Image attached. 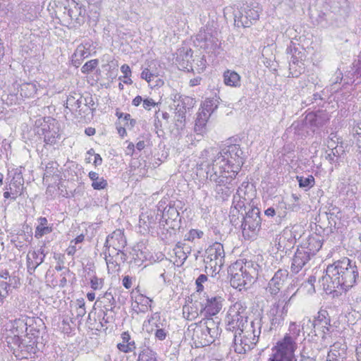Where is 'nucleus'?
<instances>
[{
    "label": "nucleus",
    "instance_id": "nucleus-25",
    "mask_svg": "<svg viewBox=\"0 0 361 361\" xmlns=\"http://www.w3.org/2000/svg\"><path fill=\"white\" fill-rule=\"evenodd\" d=\"M44 262V256H39V252L29 251L27 255V269L30 274Z\"/></svg>",
    "mask_w": 361,
    "mask_h": 361
},
{
    "label": "nucleus",
    "instance_id": "nucleus-55",
    "mask_svg": "<svg viewBox=\"0 0 361 361\" xmlns=\"http://www.w3.org/2000/svg\"><path fill=\"white\" fill-rule=\"evenodd\" d=\"M159 103L155 102L152 99L147 98L143 100V107L147 110H150L151 106H157Z\"/></svg>",
    "mask_w": 361,
    "mask_h": 361
},
{
    "label": "nucleus",
    "instance_id": "nucleus-41",
    "mask_svg": "<svg viewBox=\"0 0 361 361\" xmlns=\"http://www.w3.org/2000/svg\"><path fill=\"white\" fill-rule=\"evenodd\" d=\"M216 108L217 104L216 100L213 99H207L202 106L201 111H205L211 115Z\"/></svg>",
    "mask_w": 361,
    "mask_h": 361
},
{
    "label": "nucleus",
    "instance_id": "nucleus-38",
    "mask_svg": "<svg viewBox=\"0 0 361 361\" xmlns=\"http://www.w3.org/2000/svg\"><path fill=\"white\" fill-rule=\"evenodd\" d=\"M36 92V86L32 83H25L20 87V94L25 97H32Z\"/></svg>",
    "mask_w": 361,
    "mask_h": 361
},
{
    "label": "nucleus",
    "instance_id": "nucleus-61",
    "mask_svg": "<svg viewBox=\"0 0 361 361\" xmlns=\"http://www.w3.org/2000/svg\"><path fill=\"white\" fill-rule=\"evenodd\" d=\"M115 257H118L119 264L121 262H124L126 259V254L123 252V250L121 251H118V253H114Z\"/></svg>",
    "mask_w": 361,
    "mask_h": 361
},
{
    "label": "nucleus",
    "instance_id": "nucleus-33",
    "mask_svg": "<svg viewBox=\"0 0 361 361\" xmlns=\"http://www.w3.org/2000/svg\"><path fill=\"white\" fill-rule=\"evenodd\" d=\"M91 314L92 312H90L88 315L87 323L90 324V326H92V329H95L96 330H101V329L104 327L106 324L113 323L114 321V314H110L109 316H105L103 314V317L99 324L97 326H94L91 319Z\"/></svg>",
    "mask_w": 361,
    "mask_h": 361
},
{
    "label": "nucleus",
    "instance_id": "nucleus-1",
    "mask_svg": "<svg viewBox=\"0 0 361 361\" xmlns=\"http://www.w3.org/2000/svg\"><path fill=\"white\" fill-rule=\"evenodd\" d=\"M358 278V269L355 262L348 257L336 261L326 269V274L320 280V283L326 293L341 290L348 291L353 287Z\"/></svg>",
    "mask_w": 361,
    "mask_h": 361
},
{
    "label": "nucleus",
    "instance_id": "nucleus-23",
    "mask_svg": "<svg viewBox=\"0 0 361 361\" xmlns=\"http://www.w3.org/2000/svg\"><path fill=\"white\" fill-rule=\"evenodd\" d=\"M44 142L48 145H54L60 137L59 128L58 123L54 120L47 126V128H44Z\"/></svg>",
    "mask_w": 361,
    "mask_h": 361
},
{
    "label": "nucleus",
    "instance_id": "nucleus-21",
    "mask_svg": "<svg viewBox=\"0 0 361 361\" xmlns=\"http://www.w3.org/2000/svg\"><path fill=\"white\" fill-rule=\"evenodd\" d=\"M329 120V115L326 111L310 112L305 117L306 123L316 128L322 127Z\"/></svg>",
    "mask_w": 361,
    "mask_h": 361
},
{
    "label": "nucleus",
    "instance_id": "nucleus-3",
    "mask_svg": "<svg viewBox=\"0 0 361 361\" xmlns=\"http://www.w3.org/2000/svg\"><path fill=\"white\" fill-rule=\"evenodd\" d=\"M11 331L13 335L7 334L6 341L11 351L18 360L28 359L37 352L35 342L30 341V344L24 345L20 341V335L27 331V324L24 319H15L11 322Z\"/></svg>",
    "mask_w": 361,
    "mask_h": 361
},
{
    "label": "nucleus",
    "instance_id": "nucleus-24",
    "mask_svg": "<svg viewBox=\"0 0 361 361\" xmlns=\"http://www.w3.org/2000/svg\"><path fill=\"white\" fill-rule=\"evenodd\" d=\"M82 95L73 92L70 94L66 100V108L70 111H78L80 114L82 112Z\"/></svg>",
    "mask_w": 361,
    "mask_h": 361
},
{
    "label": "nucleus",
    "instance_id": "nucleus-58",
    "mask_svg": "<svg viewBox=\"0 0 361 361\" xmlns=\"http://www.w3.org/2000/svg\"><path fill=\"white\" fill-rule=\"evenodd\" d=\"M121 72L124 74L123 78H127L130 77L131 74V71L128 65L124 64L121 67Z\"/></svg>",
    "mask_w": 361,
    "mask_h": 361
},
{
    "label": "nucleus",
    "instance_id": "nucleus-5",
    "mask_svg": "<svg viewBox=\"0 0 361 361\" xmlns=\"http://www.w3.org/2000/svg\"><path fill=\"white\" fill-rule=\"evenodd\" d=\"M223 300L221 296L204 293L200 300H195L193 307H183V315L188 320L196 318L199 312L204 316H214L221 310Z\"/></svg>",
    "mask_w": 361,
    "mask_h": 361
},
{
    "label": "nucleus",
    "instance_id": "nucleus-47",
    "mask_svg": "<svg viewBox=\"0 0 361 361\" xmlns=\"http://www.w3.org/2000/svg\"><path fill=\"white\" fill-rule=\"evenodd\" d=\"M202 235V231L191 229L187 234H185V240L188 241H193L195 238H201Z\"/></svg>",
    "mask_w": 361,
    "mask_h": 361
},
{
    "label": "nucleus",
    "instance_id": "nucleus-62",
    "mask_svg": "<svg viewBox=\"0 0 361 361\" xmlns=\"http://www.w3.org/2000/svg\"><path fill=\"white\" fill-rule=\"evenodd\" d=\"M267 361H296L295 357H286L276 360H268ZM307 361H316L314 358L308 357Z\"/></svg>",
    "mask_w": 361,
    "mask_h": 361
},
{
    "label": "nucleus",
    "instance_id": "nucleus-9",
    "mask_svg": "<svg viewBox=\"0 0 361 361\" xmlns=\"http://www.w3.org/2000/svg\"><path fill=\"white\" fill-rule=\"evenodd\" d=\"M295 294L289 296L287 291L280 293L277 300L272 305L268 313L270 321V330L277 329L283 324L285 317L288 314L290 302Z\"/></svg>",
    "mask_w": 361,
    "mask_h": 361
},
{
    "label": "nucleus",
    "instance_id": "nucleus-60",
    "mask_svg": "<svg viewBox=\"0 0 361 361\" xmlns=\"http://www.w3.org/2000/svg\"><path fill=\"white\" fill-rule=\"evenodd\" d=\"M117 347L119 350L123 352V353H130L131 352L130 347H128L126 343H118L117 345Z\"/></svg>",
    "mask_w": 361,
    "mask_h": 361
},
{
    "label": "nucleus",
    "instance_id": "nucleus-64",
    "mask_svg": "<svg viewBox=\"0 0 361 361\" xmlns=\"http://www.w3.org/2000/svg\"><path fill=\"white\" fill-rule=\"evenodd\" d=\"M353 135L361 136V122L353 127Z\"/></svg>",
    "mask_w": 361,
    "mask_h": 361
},
{
    "label": "nucleus",
    "instance_id": "nucleus-34",
    "mask_svg": "<svg viewBox=\"0 0 361 361\" xmlns=\"http://www.w3.org/2000/svg\"><path fill=\"white\" fill-rule=\"evenodd\" d=\"M296 179L298 182L300 188H305L307 190L314 185L315 180L313 176L310 175L307 177L297 176Z\"/></svg>",
    "mask_w": 361,
    "mask_h": 361
},
{
    "label": "nucleus",
    "instance_id": "nucleus-49",
    "mask_svg": "<svg viewBox=\"0 0 361 361\" xmlns=\"http://www.w3.org/2000/svg\"><path fill=\"white\" fill-rule=\"evenodd\" d=\"M89 55V53L85 49V47L80 44L79 45L76 50L75 51L74 56L75 57H80L81 59L87 58Z\"/></svg>",
    "mask_w": 361,
    "mask_h": 361
},
{
    "label": "nucleus",
    "instance_id": "nucleus-56",
    "mask_svg": "<svg viewBox=\"0 0 361 361\" xmlns=\"http://www.w3.org/2000/svg\"><path fill=\"white\" fill-rule=\"evenodd\" d=\"M102 308V311L103 312V314L105 316H109L110 314H114L115 316L116 312L114 311V309L116 306H111V307H100Z\"/></svg>",
    "mask_w": 361,
    "mask_h": 361
},
{
    "label": "nucleus",
    "instance_id": "nucleus-16",
    "mask_svg": "<svg viewBox=\"0 0 361 361\" xmlns=\"http://www.w3.org/2000/svg\"><path fill=\"white\" fill-rule=\"evenodd\" d=\"M238 307V305H233L230 307L227 315V326L230 331L243 332L248 327L247 317L245 314H242V316L239 317L235 314L236 312L235 310H237L236 307Z\"/></svg>",
    "mask_w": 361,
    "mask_h": 361
},
{
    "label": "nucleus",
    "instance_id": "nucleus-17",
    "mask_svg": "<svg viewBox=\"0 0 361 361\" xmlns=\"http://www.w3.org/2000/svg\"><path fill=\"white\" fill-rule=\"evenodd\" d=\"M175 104V117L178 122L182 123L185 121V114L188 111L193 108L195 102L188 96H179L177 101L174 100Z\"/></svg>",
    "mask_w": 361,
    "mask_h": 361
},
{
    "label": "nucleus",
    "instance_id": "nucleus-7",
    "mask_svg": "<svg viewBox=\"0 0 361 361\" xmlns=\"http://www.w3.org/2000/svg\"><path fill=\"white\" fill-rule=\"evenodd\" d=\"M259 321H252L250 326L243 332H235L234 348L238 353H245L252 349L258 341L260 334Z\"/></svg>",
    "mask_w": 361,
    "mask_h": 361
},
{
    "label": "nucleus",
    "instance_id": "nucleus-20",
    "mask_svg": "<svg viewBox=\"0 0 361 361\" xmlns=\"http://www.w3.org/2000/svg\"><path fill=\"white\" fill-rule=\"evenodd\" d=\"M288 276V271L286 269H279L269 281L267 291L272 295H276Z\"/></svg>",
    "mask_w": 361,
    "mask_h": 361
},
{
    "label": "nucleus",
    "instance_id": "nucleus-51",
    "mask_svg": "<svg viewBox=\"0 0 361 361\" xmlns=\"http://www.w3.org/2000/svg\"><path fill=\"white\" fill-rule=\"evenodd\" d=\"M207 276L204 274H200L198 276L195 281V284L197 286V292H202L203 290L204 286L202 283L207 281Z\"/></svg>",
    "mask_w": 361,
    "mask_h": 361
},
{
    "label": "nucleus",
    "instance_id": "nucleus-59",
    "mask_svg": "<svg viewBox=\"0 0 361 361\" xmlns=\"http://www.w3.org/2000/svg\"><path fill=\"white\" fill-rule=\"evenodd\" d=\"M123 286L126 288L129 289L132 286V279L129 276H126L123 279Z\"/></svg>",
    "mask_w": 361,
    "mask_h": 361
},
{
    "label": "nucleus",
    "instance_id": "nucleus-30",
    "mask_svg": "<svg viewBox=\"0 0 361 361\" xmlns=\"http://www.w3.org/2000/svg\"><path fill=\"white\" fill-rule=\"evenodd\" d=\"M224 82L227 86L238 87L240 86V76L234 71L227 70L224 73Z\"/></svg>",
    "mask_w": 361,
    "mask_h": 361
},
{
    "label": "nucleus",
    "instance_id": "nucleus-48",
    "mask_svg": "<svg viewBox=\"0 0 361 361\" xmlns=\"http://www.w3.org/2000/svg\"><path fill=\"white\" fill-rule=\"evenodd\" d=\"M239 267L243 271L245 270L246 272L247 271H250L251 269H253L256 272V278L258 276V267H259V265L257 264L254 263L252 261L245 262L244 266H240V267L239 266Z\"/></svg>",
    "mask_w": 361,
    "mask_h": 361
},
{
    "label": "nucleus",
    "instance_id": "nucleus-27",
    "mask_svg": "<svg viewBox=\"0 0 361 361\" xmlns=\"http://www.w3.org/2000/svg\"><path fill=\"white\" fill-rule=\"evenodd\" d=\"M326 8L331 10L333 13H339L345 12L348 8L347 0H323Z\"/></svg>",
    "mask_w": 361,
    "mask_h": 361
},
{
    "label": "nucleus",
    "instance_id": "nucleus-45",
    "mask_svg": "<svg viewBox=\"0 0 361 361\" xmlns=\"http://www.w3.org/2000/svg\"><path fill=\"white\" fill-rule=\"evenodd\" d=\"M99 64V61L97 59H92L87 62H86L81 68V71L82 73L88 74L92 72Z\"/></svg>",
    "mask_w": 361,
    "mask_h": 361
},
{
    "label": "nucleus",
    "instance_id": "nucleus-31",
    "mask_svg": "<svg viewBox=\"0 0 361 361\" xmlns=\"http://www.w3.org/2000/svg\"><path fill=\"white\" fill-rule=\"evenodd\" d=\"M39 224L36 227L35 237L37 238H40L43 235L50 233L52 231L51 227L47 226V219L45 217H39L38 219Z\"/></svg>",
    "mask_w": 361,
    "mask_h": 361
},
{
    "label": "nucleus",
    "instance_id": "nucleus-19",
    "mask_svg": "<svg viewBox=\"0 0 361 361\" xmlns=\"http://www.w3.org/2000/svg\"><path fill=\"white\" fill-rule=\"evenodd\" d=\"M312 256L308 254L305 248L299 246L292 259L290 270L294 274H298L310 262Z\"/></svg>",
    "mask_w": 361,
    "mask_h": 361
},
{
    "label": "nucleus",
    "instance_id": "nucleus-39",
    "mask_svg": "<svg viewBox=\"0 0 361 361\" xmlns=\"http://www.w3.org/2000/svg\"><path fill=\"white\" fill-rule=\"evenodd\" d=\"M115 252H108V255H106L105 260L109 269H111L115 271L119 269V262L118 257H115Z\"/></svg>",
    "mask_w": 361,
    "mask_h": 361
},
{
    "label": "nucleus",
    "instance_id": "nucleus-46",
    "mask_svg": "<svg viewBox=\"0 0 361 361\" xmlns=\"http://www.w3.org/2000/svg\"><path fill=\"white\" fill-rule=\"evenodd\" d=\"M78 307H76V316L78 318L82 317L85 313V302L83 298L78 299L76 301Z\"/></svg>",
    "mask_w": 361,
    "mask_h": 361
},
{
    "label": "nucleus",
    "instance_id": "nucleus-8",
    "mask_svg": "<svg viewBox=\"0 0 361 361\" xmlns=\"http://www.w3.org/2000/svg\"><path fill=\"white\" fill-rule=\"evenodd\" d=\"M236 174L234 176L227 172H219L214 168L207 169V178L216 183L214 190L222 200H226L234 190L236 183L234 181Z\"/></svg>",
    "mask_w": 361,
    "mask_h": 361
},
{
    "label": "nucleus",
    "instance_id": "nucleus-35",
    "mask_svg": "<svg viewBox=\"0 0 361 361\" xmlns=\"http://www.w3.org/2000/svg\"><path fill=\"white\" fill-rule=\"evenodd\" d=\"M137 361H158L157 353L148 348H145L139 354Z\"/></svg>",
    "mask_w": 361,
    "mask_h": 361
},
{
    "label": "nucleus",
    "instance_id": "nucleus-10",
    "mask_svg": "<svg viewBox=\"0 0 361 361\" xmlns=\"http://www.w3.org/2000/svg\"><path fill=\"white\" fill-rule=\"evenodd\" d=\"M206 273L214 276L219 273L225 262V252L221 243L216 242L205 250L204 259Z\"/></svg>",
    "mask_w": 361,
    "mask_h": 361
},
{
    "label": "nucleus",
    "instance_id": "nucleus-6",
    "mask_svg": "<svg viewBox=\"0 0 361 361\" xmlns=\"http://www.w3.org/2000/svg\"><path fill=\"white\" fill-rule=\"evenodd\" d=\"M300 329L295 322H290L288 333L272 348V354L268 360H276L295 356L298 345L296 340L300 336Z\"/></svg>",
    "mask_w": 361,
    "mask_h": 361
},
{
    "label": "nucleus",
    "instance_id": "nucleus-11",
    "mask_svg": "<svg viewBox=\"0 0 361 361\" xmlns=\"http://www.w3.org/2000/svg\"><path fill=\"white\" fill-rule=\"evenodd\" d=\"M262 8L255 0H248L235 13V25L238 27H249L259 18Z\"/></svg>",
    "mask_w": 361,
    "mask_h": 361
},
{
    "label": "nucleus",
    "instance_id": "nucleus-36",
    "mask_svg": "<svg viewBox=\"0 0 361 361\" xmlns=\"http://www.w3.org/2000/svg\"><path fill=\"white\" fill-rule=\"evenodd\" d=\"M328 312L326 310H320L318 312V315L314 322L312 324V326L315 329L317 326H320L322 324L329 325L330 326V319L327 318Z\"/></svg>",
    "mask_w": 361,
    "mask_h": 361
},
{
    "label": "nucleus",
    "instance_id": "nucleus-26",
    "mask_svg": "<svg viewBox=\"0 0 361 361\" xmlns=\"http://www.w3.org/2000/svg\"><path fill=\"white\" fill-rule=\"evenodd\" d=\"M111 288L108 289L103 295H99L94 305L98 307L116 306V301Z\"/></svg>",
    "mask_w": 361,
    "mask_h": 361
},
{
    "label": "nucleus",
    "instance_id": "nucleus-18",
    "mask_svg": "<svg viewBox=\"0 0 361 361\" xmlns=\"http://www.w3.org/2000/svg\"><path fill=\"white\" fill-rule=\"evenodd\" d=\"M126 245V241L121 230L114 231L111 235H108L105 242V247L108 248V252L118 253L121 251Z\"/></svg>",
    "mask_w": 361,
    "mask_h": 361
},
{
    "label": "nucleus",
    "instance_id": "nucleus-54",
    "mask_svg": "<svg viewBox=\"0 0 361 361\" xmlns=\"http://www.w3.org/2000/svg\"><path fill=\"white\" fill-rule=\"evenodd\" d=\"M156 77L153 73H150L147 68H145L141 73V78L145 79L148 82L152 80V79Z\"/></svg>",
    "mask_w": 361,
    "mask_h": 361
},
{
    "label": "nucleus",
    "instance_id": "nucleus-14",
    "mask_svg": "<svg viewBox=\"0 0 361 361\" xmlns=\"http://www.w3.org/2000/svg\"><path fill=\"white\" fill-rule=\"evenodd\" d=\"M231 271V284L233 288H245L248 284H251L254 279H256V272L251 269L250 271H243L239 264L236 263L230 269Z\"/></svg>",
    "mask_w": 361,
    "mask_h": 361
},
{
    "label": "nucleus",
    "instance_id": "nucleus-63",
    "mask_svg": "<svg viewBox=\"0 0 361 361\" xmlns=\"http://www.w3.org/2000/svg\"><path fill=\"white\" fill-rule=\"evenodd\" d=\"M276 210L274 207H269L264 211V214L267 217H273L276 214Z\"/></svg>",
    "mask_w": 361,
    "mask_h": 361
},
{
    "label": "nucleus",
    "instance_id": "nucleus-32",
    "mask_svg": "<svg viewBox=\"0 0 361 361\" xmlns=\"http://www.w3.org/2000/svg\"><path fill=\"white\" fill-rule=\"evenodd\" d=\"M89 178L92 181V187L94 190L104 189L107 185V181L103 178H100L99 174L94 171H90L88 175Z\"/></svg>",
    "mask_w": 361,
    "mask_h": 361
},
{
    "label": "nucleus",
    "instance_id": "nucleus-13",
    "mask_svg": "<svg viewBox=\"0 0 361 361\" xmlns=\"http://www.w3.org/2000/svg\"><path fill=\"white\" fill-rule=\"evenodd\" d=\"M262 224L260 210L258 207H252L243 217L241 224L243 235L246 238H252L257 235Z\"/></svg>",
    "mask_w": 361,
    "mask_h": 361
},
{
    "label": "nucleus",
    "instance_id": "nucleus-42",
    "mask_svg": "<svg viewBox=\"0 0 361 361\" xmlns=\"http://www.w3.org/2000/svg\"><path fill=\"white\" fill-rule=\"evenodd\" d=\"M210 116L205 111H200L195 121V128L204 127Z\"/></svg>",
    "mask_w": 361,
    "mask_h": 361
},
{
    "label": "nucleus",
    "instance_id": "nucleus-15",
    "mask_svg": "<svg viewBox=\"0 0 361 361\" xmlns=\"http://www.w3.org/2000/svg\"><path fill=\"white\" fill-rule=\"evenodd\" d=\"M296 243V232L293 229L286 228L276 236L274 246L278 252L287 254L290 251Z\"/></svg>",
    "mask_w": 361,
    "mask_h": 361
},
{
    "label": "nucleus",
    "instance_id": "nucleus-52",
    "mask_svg": "<svg viewBox=\"0 0 361 361\" xmlns=\"http://www.w3.org/2000/svg\"><path fill=\"white\" fill-rule=\"evenodd\" d=\"M123 121L126 122L124 126L129 129L133 128L136 123V121L131 118V116L129 114H126L124 115Z\"/></svg>",
    "mask_w": 361,
    "mask_h": 361
},
{
    "label": "nucleus",
    "instance_id": "nucleus-57",
    "mask_svg": "<svg viewBox=\"0 0 361 361\" xmlns=\"http://www.w3.org/2000/svg\"><path fill=\"white\" fill-rule=\"evenodd\" d=\"M318 326L321 327L322 331L323 333V335L322 336V338L323 340H325L326 338V334L330 332V329H331V325L329 326V325L322 324V325Z\"/></svg>",
    "mask_w": 361,
    "mask_h": 361
},
{
    "label": "nucleus",
    "instance_id": "nucleus-50",
    "mask_svg": "<svg viewBox=\"0 0 361 361\" xmlns=\"http://www.w3.org/2000/svg\"><path fill=\"white\" fill-rule=\"evenodd\" d=\"M91 288L94 290H99L103 286V279L93 276L90 280Z\"/></svg>",
    "mask_w": 361,
    "mask_h": 361
},
{
    "label": "nucleus",
    "instance_id": "nucleus-37",
    "mask_svg": "<svg viewBox=\"0 0 361 361\" xmlns=\"http://www.w3.org/2000/svg\"><path fill=\"white\" fill-rule=\"evenodd\" d=\"M169 334V329L166 327H163L161 324H156L154 329V336L158 341H164Z\"/></svg>",
    "mask_w": 361,
    "mask_h": 361
},
{
    "label": "nucleus",
    "instance_id": "nucleus-53",
    "mask_svg": "<svg viewBox=\"0 0 361 361\" xmlns=\"http://www.w3.org/2000/svg\"><path fill=\"white\" fill-rule=\"evenodd\" d=\"M233 305H238V307H236L237 310H235L236 312L235 314L238 315V317L242 316V314H247L246 307L242 302H236Z\"/></svg>",
    "mask_w": 361,
    "mask_h": 361
},
{
    "label": "nucleus",
    "instance_id": "nucleus-29",
    "mask_svg": "<svg viewBox=\"0 0 361 361\" xmlns=\"http://www.w3.org/2000/svg\"><path fill=\"white\" fill-rule=\"evenodd\" d=\"M156 223L154 212L152 211H147L142 212L140 215L139 225L142 227L145 231H147Z\"/></svg>",
    "mask_w": 361,
    "mask_h": 361
},
{
    "label": "nucleus",
    "instance_id": "nucleus-40",
    "mask_svg": "<svg viewBox=\"0 0 361 361\" xmlns=\"http://www.w3.org/2000/svg\"><path fill=\"white\" fill-rule=\"evenodd\" d=\"M82 100V105L84 106V107H82V113H86L88 111H92L94 109L93 107L94 106V102L91 94H88L86 96H83Z\"/></svg>",
    "mask_w": 361,
    "mask_h": 361
},
{
    "label": "nucleus",
    "instance_id": "nucleus-22",
    "mask_svg": "<svg viewBox=\"0 0 361 361\" xmlns=\"http://www.w3.org/2000/svg\"><path fill=\"white\" fill-rule=\"evenodd\" d=\"M323 240L322 237L318 235H310L307 241L300 245L305 248L307 252L313 257L322 247Z\"/></svg>",
    "mask_w": 361,
    "mask_h": 361
},
{
    "label": "nucleus",
    "instance_id": "nucleus-2",
    "mask_svg": "<svg viewBox=\"0 0 361 361\" xmlns=\"http://www.w3.org/2000/svg\"><path fill=\"white\" fill-rule=\"evenodd\" d=\"M243 151L238 145H231L224 148L221 152H217L215 148L210 147L204 149L201 156L208 159L211 156L212 164H208V168H214L219 172H227L234 176L238 175L244 164Z\"/></svg>",
    "mask_w": 361,
    "mask_h": 361
},
{
    "label": "nucleus",
    "instance_id": "nucleus-43",
    "mask_svg": "<svg viewBox=\"0 0 361 361\" xmlns=\"http://www.w3.org/2000/svg\"><path fill=\"white\" fill-rule=\"evenodd\" d=\"M11 285L8 281L0 279V302L8 295Z\"/></svg>",
    "mask_w": 361,
    "mask_h": 361
},
{
    "label": "nucleus",
    "instance_id": "nucleus-12",
    "mask_svg": "<svg viewBox=\"0 0 361 361\" xmlns=\"http://www.w3.org/2000/svg\"><path fill=\"white\" fill-rule=\"evenodd\" d=\"M85 11L74 0H65L61 19L63 25L69 28H76L85 21Z\"/></svg>",
    "mask_w": 361,
    "mask_h": 361
},
{
    "label": "nucleus",
    "instance_id": "nucleus-44",
    "mask_svg": "<svg viewBox=\"0 0 361 361\" xmlns=\"http://www.w3.org/2000/svg\"><path fill=\"white\" fill-rule=\"evenodd\" d=\"M238 192L239 190H238L236 195L233 196V207L240 212V210L245 207V199H242Z\"/></svg>",
    "mask_w": 361,
    "mask_h": 361
},
{
    "label": "nucleus",
    "instance_id": "nucleus-4",
    "mask_svg": "<svg viewBox=\"0 0 361 361\" xmlns=\"http://www.w3.org/2000/svg\"><path fill=\"white\" fill-rule=\"evenodd\" d=\"M188 332V334L192 332L191 338L196 347H203L214 342L215 338L220 335V329L219 322L209 317L190 324Z\"/></svg>",
    "mask_w": 361,
    "mask_h": 361
},
{
    "label": "nucleus",
    "instance_id": "nucleus-28",
    "mask_svg": "<svg viewBox=\"0 0 361 361\" xmlns=\"http://www.w3.org/2000/svg\"><path fill=\"white\" fill-rule=\"evenodd\" d=\"M23 178L20 176L14 177L11 183L9 188L7 190L11 191L12 200H15L17 197L20 196L23 194Z\"/></svg>",
    "mask_w": 361,
    "mask_h": 361
}]
</instances>
